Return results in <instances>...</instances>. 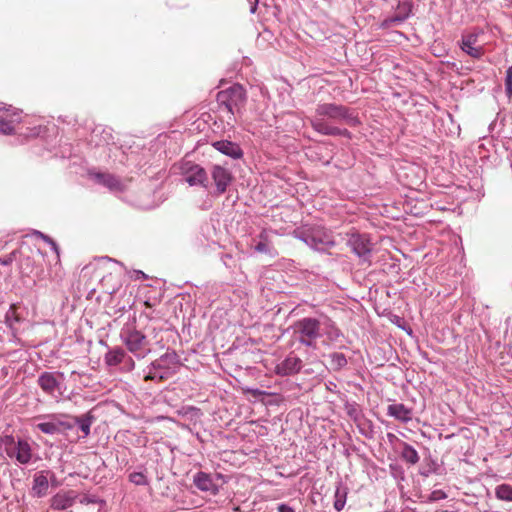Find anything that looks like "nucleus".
<instances>
[{"mask_svg": "<svg viewBox=\"0 0 512 512\" xmlns=\"http://www.w3.org/2000/svg\"><path fill=\"white\" fill-rule=\"evenodd\" d=\"M320 321L316 318H302L292 325L293 335L308 347H314L315 341L321 336Z\"/></svg>", "mask_w": 512, "mask_h": 512, "instance_id": "1", "label": "nucleus"}, {"mask_svg": "<svg viewBox=\"0 0 512 512\" xmlns=\"http://www.w3.org/2000/svg\"><path fill=\"white\" fill-rule=\"evenodd\" d=\"M245 100V90L239 84H234L217 94L219 105L229 114L228 119H231V117L243 107Z\"/></svg>", "mask_w": 512, "mask_h": 512, "instance_id": "2", "label": "nucleus"}, {"mask_svg": "<svg viewBox=\"0 0 512 512\" xmlns=\"http://www.w3.org/2000/svg\"><path fill=\"white\" fill-rule=\"evenodd\" d=\"M1 441L5 447L7 455L10 458L15 459L17 462L23 465L28 464L31 461L33 457V451L28 441L23 439L15 441L14 437L9 435L3 437Z\"/></svg>", "mask_w": 512, "mask_h": 512, "instance_id": "3", "label": "nucleus"}, {"mask_svg": "<svg viewBox=\"0 0 512 512\" xmlns=\"http://www.w3.org/2000/svg\"><path fill=\"white\" fill-rule=\"evenodd\" d=\"M99 272H104L100 278V285L105 293L114 294L122 285V273L116 261L110 259L108 267H101Z\"/></svg>", "mask_w": 512, "mask_h": 512, "instance_id": "4", "label": "nucleus"}, {"mask_svg": "<svg viewBox=\"0 0 512 512\" xmlns=\"http://www.w3.org/2000/svg\"><path fill=\"white\" fill-rule=\"evenodd\" d=\"M316 113L320 117L326 116L338 121L345 120L349 125H355L357 123V119L349 113V110L345 106L342 105L333 103L320 104L316 109Z\"/></svg>", "mask_w": 512, "mask_h": 512, "instance_id": "5", "label": "nucleus"}, {"mask_svg": "<svg viewBox=\"0 0 512 512\" xmlns=\"http://www.w3.org/2000/svg\"><path fill=\"white\" fill-rule=\"evenodd\" d=\"M176 167L184 176L185 181L188 182L191 186H205V183L207 182V173L205 169L199 166L198 164L184 160L181 161Z\"/></svg>", "mask_w": 512, "mask_h": 512, "instance_id": "6", "label": "nucleus"}, {"mask_svg": "<svg viewBox=\"0 0 512 512\" xmlns=\"http://www.w3.org/2000/svg\"><path fill=\"white\" fill-rule=\"evenodd\" d=\"M110 259L101 258L85 265L80 272V281L85 286L90 287L95 281L100 282V278H103L104 272L98 270L102 267H108Z\"/></svg>", "mask_w": 512, "mask_h": 512, "instance_id": "7", "label": "nucleus"}, {"mask_svg": "<svg viewBox=\"0 0 512 512\" xmlns=\"http://www.w3.org/2000/svg\"><path fill=\"white\" fill-rule=\"evenodd\" d=\"M124 343L127 349L138 357H144L148 349V341L146 336L138 330H129L124 337Z\"/></svg>", "mask_w": 512, "mask_h": 512, "instance_id": "8", "label": "nucleus"}, {"mask_svg": "<svg viewBox=\"0 0 512 512\" xmlns=\"http://www.w3.org/2000/svg\"><path fill=\"white\" fill-rule=\"evenodd\" d=\"M478 32L463 34L459 42L460 49L474 59H480L485 54V49L478 43Z\"/></svg>", "mask_w": 512, "mask_h": 512, "instance_id": "9", "label": "nucleus"}, {"mask_svg": "<svg viewBox=\"0 0 512 512\" xmlns=\"http://www.w3.org/2000/svg\"><path fill=\"white\" fill-rule=\"evenodd\" d=\"M63 376L64 374L61 372H43L39 375L37 384L44 393L53 396L56 391L60 390L61 383L58 377L63 378Z\"/></svg>", "mask_w": 512, "mask_h": 512, "instance_id": "10", "label": "nucleus"}, {"mask_svg": "<svg viewBox=\"0 0 512 512\" xmlns=\"http://www.w3.org/2000/svg\"><path fill=\"white\" fill-rule=\"evenodd\" d=\"M302 361L299 357L290 354L282 362L276 365L275 373L280 376H288L301 370Z\"/></svg>", "mask_w": 512, "mask_h": 512, "instance_id": "11", "label": "nucleus"}, {"mask_svg": "<svg viewBox=\"0 0 512 512\" xmlns=\"http://www.w3.org/2000/svg\"><path fill=\"white\" fill-rule=\"evenodd\" d=\"M89 176L97 183L107 187L111 191H123L125 188L122 181L113 174L89 172Z\"/></svg>", "mask_w": 512, "mask_h": 512, "instance_id": "12", "label": "nucleus"}, {"mask_svg": "<svg viewBox=\"0 0 512 512\" xmlns=\"http://www.w3.org/2000/svg\"><path fill=\"white\" fill-rule=\"evenodd\" d=\"M348 244L352 250L360 257L370 254L372 244L366 235L354 233L348 240Z\"/></svg>", "mask_w": 512, "mask_h": 512, "instance_id": "13", "label": "nucleus"}, {"mask_svg": "<svg viewBox=\"0 0 512 512\" xmlns=\"http://www.w3.org/2000/svg\"><path fill=\"white\" fill-rule=\"evenodd\" d=\"M219 193H224L232 180L230 172L222 166L215 165L211 172Z\"/></svg>", "mask_w": 512, "mask_h": 512, "instance_id": "14", "label": "nucleus"}, {"mask_svg": "<svg viewBox=\"0 0 512 512\" xmlns=\"http://www.w3.org/2000/svg\"><path fill=\"white\" fill-rule=\"evenodd\" d=\"M311 126L313 129L324 135H342L349 136V132L346 129H339L337 127L330 126L327 122H325L321 118H314L311 120Z\"/></svg>", "mask_w": 512, "mask_h": 512, "instance_id": "15", "label": "nucleus"}, {"mask_svg": "<svg viewBox=\"0 0 512 512\" xmlns=\"http://www.w3.org/2000/svg\"><path fill=\"white\" fill-rule=\"evenodd\" d=\"M74 500L75 495L72 491H60L51 498V508L56 510L67 509L73 505Z\"/></svg>", "mask_w": 512, "mask_h": 512, "instance_id": "16", "label": "nucleus"}, {"mask_svg": "<svg viewBox=\"0 0 512 512\" xmlns=\"http://www.w3.org/2000/svg\"><path fill=\"white\" fill-rule=\"evenodd\" d=\"M212 145L219 152L227 156H230L234 159L241 158L243 155V152L239 145L228 140L216 141Z\"/></svg>", "mask_w": 512, "mask_h": 512, "instance_id": "17", "label": "nucleus"}, {"mask_svg": "<svg viewBox=\"0 0 512 512\" xmlns=\"http://www.w3.org/2000/svg\"><path fill=\"white\" fill-rule=\"evenodd\" d=\"M194 484L195 486L205 492H210L213 495H216L218 493V487L213 482L211 476L204 472H198L194 476Z\"/></svg>", "mask_w": 512, "mask_h": 512, "instance_id": "18", "label": "nucleus"}, {"mask_svg": "<svg viewBox=\"0 0 512 512\" xmlns=\"http://www.w3.org/2000/svg\"><path fill=\"white\" fill-rule=\"evenodd\" d=\"M387 414L404 423L412 419V409L407 408L402 403L390 404L387 408Z\"/></svg>", "mask_w": 512, "mask_h": 512, "instance_id": "19", "label": "nucleus"}, {"mask_svg": "<svg viewBox=\"0 0 512 512\" xmlns=\"http://www.w3.org/2000/svg\"><path fill=\"white\" fill-rule=\"evenodd\" d=\"M49 482L43 473H38L34 476L32 493L37 497H43L47 494Z\"/></svg>", "mask_w": 512, "mask_h": 512, "instance_id": "20", "label": "nucleus"}, {"mask_svg": "<svg viewBox=\"0 0 512 512\" xmlns=\"http://www.w3.org/2000/svg\"><path fill=\"white\" fill-rule=\"evenodd\" d=\"M125 355L124 350L115 349L106 354L105 361L109 366H116L123 361Z\"/></svg>", "mask_w": 512, "mask_h": 512, "instance_id": "21", "label": "nucleus"}, {"mask_svg": "<svg viewBox=\"0 0 512 512\" xmlns=\"http://www.w3.org/2000/svg\"><path fill=\"white\" fill-rule=\"evenodd\" d=\"M401 455L402 458L410 464H416L419 461L417 451L407 443H404Z\"/></svg>", "mask_w": 512, "mask_h": 512, "instance_id": "22", "label": "nucleus"}, {"mask_svg": "<svg viewBox=\"0 0 512 512\" xmlns=\"http://www.w3.org/2000/svg\"><path fill=\"white\" fill-rule=\"evenodd\" d=\"M496 497L503 501H512V486L508 484H501L496 487Z\"/></svg>", "mask_w": 512, "mask_h": 512, "instance_id": "23", "label": "nucleus"}, {"mask_svg": "<svg viewBox=\"0 0 512 512\" xmlns=\"http://www.w3.org/2000/svg\"><path fill=\"white\" fill-rule=\"evenodd\" d=\"M347 492L345 489L338 487L335 492L334 508L337 511H341L346 503Z\"/></svg>", "mask_w": 512, "mask_h": 512, "instance_id": "24", "label": "nucleus"}, {"mask_svg": "<svg viewBox=\"0 0 512 512\" xmlns=\"http://www.w3.org/2000/svg\"><path fill=\"white\" fill-rule=\"evenodd\" d=\"M37 428L45 434H55L60 431L59 426L53 422L39 423Z\"/></svg>", "mask_w": 512, "mask_h": 512, "instance_id": "25", "label": "nucleus"}, {"mask_svg": "<svg viewBox=\"0 0 512 512\" xmlns=\"http://www.w3.org/2000/svg\"><path fill=\"white\" fill-rule=\"evenodd\" d=\"M130 482H132L135 485H147V477L141 473V472H134L131 473L129 476Z\"/></svg>", "mask_w": 512, "mask_h": 512, "instance_id": "26", "label": "nucleus"}, {"mask_svg": "<svg viewBox=\"0 0 512 512\" xmlns=\"http://www.w3.org/2000/svg\"><path fill=\"white\" fill-rule=\"evenodd\" d=\"M77 422L80 426L81 431L84 433V435L88 436L90 433L91 418L88 416H83V417L78 418Z\"/></svg>", "mask_w": 512, "mask_h": 512, "instance_id": "27", "label": "nucleus"}, {"mask_svg": "<svg viewBox=\"0 0 512 512\" xmlns=\"http://www.w3.org/2000/svg\"><path fill=\"white\" fill-rule=\"evenodd\" d=\"M26 130L27 131L23 133L26 137H37L42 134L43 127L40 124H33L32 126H28Z\"/></svg>", "mask_w": 512, "mask_h": 512, "instance_id": "28", "label": "nucleus"}, {"mask_svg": "<svg viewBox=\"0 0 512 512\" xmlns=\"http://www.w3.org/2000/svg\"><path fill=\"white\" fill-rule=\"evenodd\" d=\"M505 88L509 98H512V65L506 71Z\"/></svg>", "mask_w": 512, "mask_h": 512, "instance_id": "29", "label": "nucleus"}, {"mask_svg": "<svg viewBox=\"0 0 512 512\" xmlns=\"http://www.w3.org/2000/svg\"><path fill=\"white\" fill-rule=\"evenodd\" d=\"M42 238L51 245V248L52 250L55 252L56 254V259H57V263H60V252H59V247L58 245L56 244V242L48 237V236H45V235H42Z\"/></svg>", "mask_w": 512, "mask_h": 512, "instance_id": "30", "label": "nucleus"}, {"mask_svg": "<svg viewBox=\"0 0 512 512\" xmlns=\"http://www.w3.org/2000/svg\"><path fill=\"white\" fill-rule=\"evenodd\" d=\"M17 252H18L17 250H14L9 255H7L5 258H0V264L4 265V266L11 265L16 258Z\"/></svg>", "mask_w": 512, "mask_h": 512, "instance_id": "31", "label": "nucleus"}, {"mask_svg": "<svg viewBox=\"0 0 512 512\" xmlns=\"http://www.w3.org/2000/svg\"><path fill=\"white\" fill-rule=\"evenodd\" d=\"M333 360L336 362L338 366H344L347 363V360L343 354L335 353L333 355Z\"/></svg>", "mask_w": 512, "mask_h": 512, "instance_id": "32", "label": "nucleus"}, {"mask_svg": "<svg viewBox=\"0 0 512 512\" xmlns=\"http://www.w3.org/2000/svg\"><path fill=\"white\" fill-rule=\"evenodd\" d=\"M0 130L5 134H11L14 130V128L11 126L10 123L1 121L0 122Z\"/></svg>", "mask_w": 512, "mask_h": 512, "instance_id": "33", "label": "nucleus"}, {"mask_svg": "<svg viewBox=\"0 0 512 512\" xmlns=\"http://www.w3.org/2000/svg\"><path fill=\"white\" fill-rule=\"evenodd\" d=\"M255 250L257 252H260V253H268L269 249H268V244L265 243V242H259L256 246H255Z\"/></svg>", "mask_w": 512, "mask_h": 512, "instance_id": "34", "label": "nucleus"}, {"mask_svg": "<svg viewBox=\"0 0 512 512\" xmlns=\"http://www.w3.org/2000/svg\"><path fill=\"white\" fill-rule=\"evenodd\" d=\"M16 310H17V306L15 304H12L10 306V309H9L8 313H7V318L14 317V319L16 321H19L20 319H19V317H18V315L16 313Z\"/></svg>", "mask_w": 512, "mask_h": 512, "instance_id": "35", "label": "nucleus"}, {"mask_svg": "<svg viewBox=\"0 0 512 512\" xmlns=\"http://www.w3.org/2000/svg\"><path fill=\"white\" fill-rule=\"evenodd\" d=\"M432 496H433L432 498H433L434 500H439V499H443V498H445V497H446L445 493H444V492H442V491H440V490H439V491H434V492L432 493Z\"/></svg>", "mask_w": 512, "mask_h": 512, "instance_id": "36", "label": "nucleus"}, {"mask_svg": "<svg viewBox=\"0 0 512 512\" xmlns=\"http://www.w3.org/2000/svg\"><path fill=\"white\" fill-rule=\"evenodd\" d=\"M278 512H294V510L288 505L281 504L278 507Z\"/></svg>", "mask_w": 512, "mask_h": 512, "instance_id": "37", "label": "nucleus"}, {"mask_svg": "<svg viewBox=\"0 0 512 512\" xmlns=\"http://www.w3.org/2000/svg\"><path fill=\"white\" fill-rule=\"evenodd\" d=\"M157 303H159V300H156V299H155L153 302H151V301H150V300H148V299L144 301V305H145V307H147V308H152V307H154Z\"/></svg>", "mask_w": 512, "mask_h": 512, "instance_id": "38", "label": "nucleus"}, {"mask_svg": "<svg viewBox=\"0 0 512 512\" xmlns=\"http://www.w3.org/2000/svg\"><path fill=\"white\" fill-rule=\"evenodd\" d=\"M259 238L261 239L260 242H265L267 243L268 242V234H267V231L266 230H263L260 235H259Z\"/></svg>", "mask_w": 512, "mask_h": 512, "instance_id": "39", "label": "nucleus"}, {"mask_svg": "<svg viewBox=\"0 0 512 512\" xmlns=\"http://www.w3.org/2000/svg\"><path fill=\"white\" fill-rule=\"evenodd\" d=\"M247 392L251 393L253 396H259V395L263 394V392H261L259 390H252V389H248Z\"/></svg>", "mask_w": 512, "mask_h": 512, "instance_id": "40", "label": "nucleus"}, {"mask_svg": "<svg viewBox=\"0 0 512 512\" xmlns=\"http://www.w3.org/2000/svg\"><path fill=\"white\" fill-rule=\"evenodd\" d=\"M153 379H155V376H154V375H152V374H148V375H146V376L144 377V380H145V381H149V380H153Z\"/></svg>", "mask_w": 512, "mask_h": 512, "instance_id": "41", "label": "nucleus"}, {"mask_svg": "<svg viewBox=\"0 0 512 512\" xmlns=\"http://www.w3.org/2000/svg\"><path fill=\"white\" fill-rule=\"evenodd\" d=\"M23 122H24L25 124L32 125V123H31L30 121H28L27 117H25V119L23 120Z\"/></svg>", "mask_w": 512, "mask_h": 512, "instance_id": "42", "label": "nucleus"}, {"mask_svg": "<svg viewBox=\"0 0 512 512\" xmlns=\"http://www.w3.org/2000/svg\"><path fill=\"white\" fill-rule=\"evenodd\" d=\"M405 18H406V16H405V17H403V18H397L396 20L402 21V20H403V19H405Z\"/></svg>", "mask_w": 512, "mask_h": 512, "instance_id": "43", "label": "nucleus"}, {"mask_svg": "<svg viewBox=\"0 0 512 512\" xmlns=\"http://www.w3.org/2000/svg\"><path fill=\"white\" fill-rule=\"evenodd\" d=\"M130 361H131V366L133 367L134 366V361L130 358Z\"/></svg>", "mask_w": 512, "mask_h": 512, "instance_id": "44", "label": "nucleus"}, {"mask_svg": "<svg viewBox=\"0 0 512 512\" xmlns=\"http://www.w3.org/2000/svg\"><path fill=\"white\" fill-rule=\"evenodd\" d=\"M1 109H2V108L0 107V110H1Z\"/></svg>", "mask_w": 512, "mask_h": 512, "instance_id": "45", "label": "nucleus"}]
</instances>
